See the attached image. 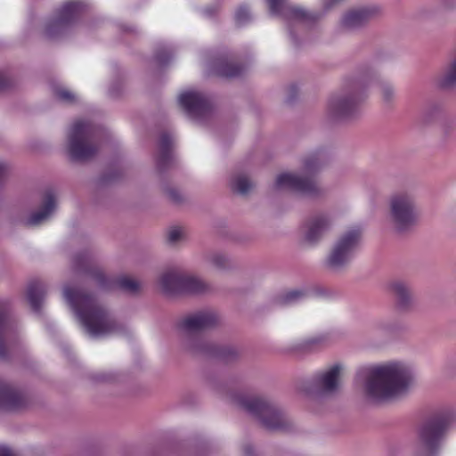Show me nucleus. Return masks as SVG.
<instances>
[{"label":"nucleus","mask_w":456,"mask_h":456,"mask_svg":"<svg viewBox=\"0 0 456 456\" xmlns=\"http://www.w3.org/2000/svg\"><path fill=\"white\" fill-rule=\"evenodd\" d=\"M25 404V397L10 386L0 383V407L7 411H14Z\"/></svg>","instance_id":"6ab92c4d"},{"label":"nucleus","mask_w":456,"mask_h":456,"mask_svg":"<svg viewBox=\"0 0 456 456\" xmlns=\"http://www.w3.org/2000/svg\"><path fill=\"white\" fill-rule=\"evenodd\" d=\"M63 293L66 301L89 335L100 337L117 331L118 324L94 297L69 286L64 288Z\"/></svg>","instance_id":"f03ea898"},{"label":"nucleus","mask_w":456,"mask_h":456,"mask_svg":"<svg viewBox=\"0 0 456 456\" xmlns=\"http://www.w3.org/2000/svg\"><path fill=\"white\" fill-rule=\"evenodd\" d=\"M306 297L307 294L303 290H291L282 295L279 298V303L281 305H291L303 300Z\"/></svg>","instance_id":"a878e982"},{"label":"nucleus","mask_w":456,"mask_h":456,"mask_svg":"<svg viewBox=\"0 0 456 456\" xmlns=\"http://www.w3.org/2000/svg\"><path fill=\"white\" fill-rule=\"evenodd\" d=\"M456 84V59L452 62L448 73L441 79L440 86L449 87Z\"/></svg>","instance_id":"c756f323"},{"label":"nucleus","mask_w":456,"mask_h":456,"mask_svg":"<svg viewBox=\"0 0 456 456\" xmlns=\"http://www.w3.org/2000/svg\"><path fill=\"white\" fill-rule=\"evenodd\" d=\"M15 327L8 316L7 305L0 302V359L8 355L15 339Z\"/></svg>","instance_id":"4468645a"},{"label":"nucleus","mask_w":456,"mask_h":456,"mask_svg":"<svg viewBox=\"0 0 456 456\" xmlns=\"http://www.w3.org/2000/svg\"><path fill=\"white\" fill-rule=\"evenodd\" d=\"M94 277H95L96 281L100 285H102V286H106L107 285V279H106V277L102 273H96Z\"/></svg>","instance_id":"c9c22d12"},{"label":"nucleus","mask_w":456,"mask_h":456,"mask_svg":"<svg viewBox=\"0 0 456 456\" xmlns=\"http://www.w3.org/2000/svg\"><path fill=\"white\" fill-rule=\"evenodd\" d=\"M0 456H14V454L9 448L0 445Z\"/></svg>","instance_id":"4c0bfd02"},{"label":"nucleus","mask_w":456,"mask_h":456,"mask_svg":"<svg viewBox=\"0 0 456 456\" xmlns=\"http://www.w3.org/2000/svg\"><path fill=\"white\" fill-rule=\"evenodd\" d=\"M217 322L215 313L199 312L184 318L179 324L181 330L186 333H195L211 328Z\"/></svg>","instance_id":"dca6fc26"},{"label":"nucleus","mask_w":456,"mask_h":456,"mask_svg":"<svg viewBox=\"0 0 456 456\" xmlns=\"http://www.w3.org/2000/svg\"><path fill=\"white\" fill-rule=\"evenodd\" d=\"M274 186L277 190H290L306 195H313L316 191V185L311 176H301L292 173L278 175Z\"/></svg>","instance_id":"ddd939ff"},{"label":"nucleus","mask_w":456,"mask_h":456,"mask_svg":"<svg viewBox=\"0 0 456 456\" xmlns=\"http://www.w3.org/2000/svg\"><path fill=\"white\" fill-rule=\"evenodd\" d=\"M392 289L397 297L399 305L401 307L407 306L410 302V291L408 287L403 282L397 281L392 285Z\"/></svg>","instance_id":"393cba45"},{"label":"nucleus","mask_w":456,"mask_h":456,"mask_svg":"<svg viewBox=\"0 0 456 456\" xmlns=\"http://www.w3.org/2000/svg\"><path fill=\"white\" fill-rule=\"evenodd\" d=\"M7 171V167L4 163H0V181L5 175Z\"/></svg>","instance_id":"ea45409f"},{"label":"nucleus","mask_w":456,"mask_h":456,"mask_svg":"<svg viewBox=\"0 0 456 456\" xmlns=\"http://www.w3.org/2000/svg\"><path fill=\"white\" fill-rule=\"evenodd\" d=\"M86 7V4L81 0L65 3L57 13L46 22L45 35L49 38H53L64 34L76 23Z\"/></svg>","instance_id":"423d86ee"},{"label":"nucleus","mask_w":456,"mask_h":456,"mask_svg":"<svg viewBox=\"0 0 456 456\" xmlns=\"http://www.w3.org/2000/svg\"><path fill=\"white\" fill-rule=\"evenodd\" d=\"M322 157L321 153H314L308 158H306L304 161V170L308 175H312L315 172L319 167L321 166Z\"/></svg>","instance_id":"cd10ccee"},{"label":"nucleus","mask_w":456,"mask_h":456,"mask_svg":"<svg viewBox=\"0 0 456 456\" xmlns=\"http://www.w3.org/2000/svg\"><path fill=\"white\" fill-rule=\"evenodd\" d=\"M54 95L59 101L67 103H71L76 100V95L65 88H56L54 90Z\"/></svg>","instance_id":"7c9ffc66"},{"label":"nucleus","mask_w":456,"mask_h":456,"mask_svg":"<svg viewBox=\"0 0 456 456\" xmlns=\"http://www.w3.org/2000/svg\"><path fill=\"white\" fill-rule=\"evenodd\" d=\"M97 127L89 121L77 120L70 128L69 151L73 160L85 161L93 158L98 147L93 143Z\"/></svg>","instance_id":"7ed1b4c3"},{"label":"nucleus","mask_w":456,"mask_h":456,"mask_svg":"<svg viewBox=\"0 0 456 456\" xmlns=\"http://www.w3.org/2000/svg\"><path fill=\"white\" fill-rule=\"evenodd\" d=\"M365 82L359 78L354 81L349 94L345 96H332L328 102V112L335 118H343L351 116L358 104L363 100Z\"/></svg>","instance_id":"1a4fd4ad"},{"label":"nucleus","mask_w":456,"mask_h":456,"mask_svg":"<svg viewBox=\"0 0 456 456\" xmlns=\"http://www.w3.org/2000/svg\"><path fill=\"white\" fill-rule=\"evenodd\" d=\"M172 138L167 134H161L159 138V156L158 158V166L163 167L171 159Z\"/></svg>","instance_id":"5701e85b"},{"label":"nucleus","mask_w":456,"mask_h":456,"mask_svg":"<svg viewBox=\"0 0 456 456\" xmlns=\"http://www.w3.org/2000/svg\"><path fill=\"white\" fill-rule=\"evenodd\" d=\"M214 68L218 76L226 78L237 77L245 71V67L224 62L223 61H218Z\"/></svg>","instance_id":"4be33fe9"},{"label":"nucleus","mask_w":456,"mask_h":456,"mask_svg":"<svg viewBox=\"0 0 456 456\" xmlns=\"http://www.w3.org/2000/svg\"><path fill=\"white\" fill-rule=\"evenodd\" d=\"M182 236V231L180 228L174 227L168 232V240L171 243L176 242Z\"/></svg>","instance_id":"473e14b6"},{"label":"nucleus","mask_w":456,"mask_h":456,"mask_svg":"<svg viewBox=\"0 0 456 456\" xmlns=\"http://www.w3.org/2000/svg\"><path fill=\"white\" fill-rule=\"evenodd\" d=\"M372 14L369 8H360L346 13L342 19V25L353 28L363 24Z\"/></svg>","instance_id":"aec40b11"},{"label":"nucleus","mask_w":456,"mask_h":456,"mask_svg":"<svg viewBox=\"0 0 456 456\" xmlns=\"http://www.w3.org/2000/svg\"><path fill=\"white\" fill-rule=\"evenodd\" d=\"M178 102L187 115L198 122L208 118L212 114L209 101L200 92L194 90L183 92L178 97Z\"/></svg>","instance_id":"f8f14e48"},{"label":"nucleus","mask_w":456,"mask_h":456,"mask_svg":"<svg viewBox=\"0 0 456 456\" xmlns=\"http://www.w3.org/2000/svg\"><path fill=\"white\" fill-rule=\"evenodd\" d=\"M244 452L246 455L250 456L252 453V449L250 447H246Z\"/></svg>","instance_id":"79ce46f5"},{"label":"nucleus","mask_w":456,"mask_h":456,"mask_svg":"<svg viewBox=\"0 0 456 456\" xmlns=\"http://www.w3.org/2000/svg\"><path fill=\"white\" fill-rule=\"evenodd\" d=\"M200 350H201L205 353L210 354H214V355L222 357L224 359L228 358V356L230 354H234V352L232 349L217 348L212 345L204 346L200 347Z\"/></svg>","instance_id":"c85d7f7f"},{"label":"nucleus","mask_w":456,"mask_h":456,"mask_svg":"<svg viewBox=\"0 0 456 456\" xmlns=\"http://www.w3.org/2000/svg\"><path fill=\"white\" fill-rule=\"evenodd\" d=\"M238 404L248 414L258 419L267 429L277 430L286 428L284 415L265 400L255 396H240Z\"/></svg>","instance_id":"20e7f679"},{"label":"nucleus","mask_w":456,"mask_h":456,"mask_svg":"<svg viewBox=\"0 0 456 456\" xmlns=\"http://www.w3.org/2000/svg\"><path fill=\"white\" fill-rule=\"evenodd\" d=\"M157 60L160 64H164L167 61V59L160 53L157 55Z\"/></svg>","instance_id":"a19ab883"},{"label":"nucleus","mask_w":456,"mask_h":456,"mask_svg":"<svg viewBox=\"0 0 456 456\" xmlns=\"http://www.w3.org/2000/svg\"><path fill=\"white\" fill-rule=\"evenodd\" d=\"M357 378H366V395L376 403L389 401L405 394L415 381L413 368L397 361L361 370Z\"/></svg>","instance_id":"f257e3e1"},{"label":"nucleus","mask_w":456,"mask_h":456,"mask_svg":"<svg viewBox=\"0 0 456 456\" xmlns=\"http://www.w3.org/2000/svg\"><path fill=\"white\" fill-rule=\"evenodd\" d=\"M9 85V80L4 77L3 73H0V92L6 88Z\"/></svg>","instance_id":"e433bc0d"},{"label":"nucleus","mask_w":456,"mask_h":456,"mask_svg":"<svg viewBox=\"0 0 456 456\" xmlns=\"http://www.w3.org/2000/svg\"><path fill=\"white\" fill-rule=\"evenodd\" d=\"M341 367L333 365L327 370L317 374L313 380V390L311 392L318 395L334 393L338 387V377Z\"/></svg>","instance_id":"2eb2a0df"},{"label":"nucleus","mask_w":456,"mask_h":456,"mask_svg":"<svg viewBox=\"0 0 456 456\" xmlns=\"http://www.w3.org/2000/svg\"><path fill=\"white\" fill-rule=\"evenodd\" d=\"M332 219L329 215L322 214L314 216L308 224L305 240L310 243L316 242L331 226Z\"/></svg>","instance_id":"a211bd4d"},{"label":"nucleus","mask_w":456,"mask_h":456,"mask_svg":"<svg viewBox=\"0 0 456 456\" xmlns=\"http://www.w3.org/2000/svg\"><path fill=\"white\" fill-rule=\"evenodd\" d=\"M160 285L164 293L173 294H197L204 292L208 286L200 279L183 275L177 272H167L160 279Z\"/></svg>","instance_id":"9d476101"},{"label":"nucleus","mask_w":456,"mask_h":456,"mask_svg":"<svg viewBox=\"0 0 456 456\" xmlns=\"http://www.w3.org/2000/svg\"><path fill=\"white\" fill-rule=\"evenodd\" d=\"M231 187L237 193L246 194L252 189L253 183L246 175H240L232 180Z\"/></svg>","instance_id":"b1692460"},{"label":"nucleus","mask_w":456,"mask_h":456,"mask_svg":"<svg viewBox=\"0 0 456 456\" xmlns=\"http://www.w3.org/2000/svg\"><path fill=\"white\" fill-rule=\"evenodd\" d=\"M338 1V0H327V4H328V5H331V4H335Z\"/></svg>","instance_id":"c03bdc74"},{"label":"nucleus","mask_w":456,"mask_h":456,"mask_svg":"<svg viewBox=\"0 0 456 456\" xmlns=\"http://www.w3.org/2000/svg\"><path fill=\"white\" fill-rule=\"evenodd\" d=\"M452 420L453 414L445 411L433 417L423 425L419 432L423 456H434L437 452Z\"/></svg>","instance_id":"39448f33"},{"label":"nucleus","mask_w":456,"mask_h":456,"mask_svg":"<svg viewBox=\"0 0 456 456\" xmlns=\"http://www.w3.org/2000/svg\"><path fill=\"white\" fill-rule=\"evenodd\" d=\"M390 211L392 222L398 232L411 227L418 218L414 198L408 192L396 193L391 198Z\"/></svg>","instance_id":"0eeeda50"},{"label":"nucleus","mask_w":456,"mask_h":456,"mask_svg":"<svg viewBox=\"0 0 456 456\" xmlns=\"http://www.w3.org/2000/svg\"><path fill=\"white\" fill-rule=\"evenodd\" d=\"M56 208V199L53 191H47L44 197L43 207L40 210L32 213L25 221L29 226L38 225L47 220Z\"/></svg>","instance_id":"f3484780"},{"label":"nucleus","mask_w":456,"mask_h":456,"mask_svg":"<svg viewBox=\"0 0 456 456\" xmlns=\"http://www.w3.org/2000/svg\"><path fill=\"white\" fill-rule=\"evenodd\" d=\"M170 196L172 197V199L175 200V201H178V197L176 195V193H175L174 191H170Z\"/></svg>","instance_id":"37998d69"},{"label":"nucleus","mask_w":456,"mask_h":456,"mask_svg":"<svg viewBox=\"0 0 456 456\" xmlns=\"http://www.w3.org/2000/svg\"><path fill=\"white\" fill-rule=\"evenodd\" d=\"M269 11L273 15L281 16L287 22L291 38L297 44V39L293 32L295 25H305L313 20V15L305 10L287 4V0H265Z\"/></svg>","instance_id":"9b49d317"},{"label":"nucleus","mask_w":456,"mask_h":456,"mask_svg":"<svg viewBox=\"0 0 456 456\" xmlns=\"http://www.w3.org/2000/svg\"><path fill=\"white\" fill-rule=\"evenodd\" d=\"M321 341L320 338H313L306 340L304 344V347L306 349H311L313 346L318 344Z\"/></svg>","instance_id":"f704fd0d"},{"label":"nucleus","mask_w":456,"mask_h":456,"mask_svg":"<svg viewBox=\"0 0 456 456\" xmlns=\"http://www.w3.org/2000/svg\"><path fill=\"white\" fill-rule=\"evenodd\" d=\"M360 235V229L354 228L338 240L326 260V265L330 269L338 271L349 263L357 248Z\"/></svg>","instance_id":"6e6552de"},{"label":"nucleus","mask_w":456,"mask_h":456,"mask_svg":"<svg viewBox=\"0 0 456 456\" xmlns=\"http://www.w3.org/2000/svg\"><path fill=\"white\" fill-rule=\"evenodd\" d=\"M393 94V90L389 86H385L383 88V95L386 100H388Z\"/></svg>","instance_id":"58836bf2"},{"label":"nucleus","mask_w":456,"mask_h":456,"mask_svg":"<svg viewBox=\"0 0 456 456\" xmlns=\"http://www.w3.org/2000/svg\"><path fill=\"white\" fill-rule=\"evenodd\" d=\"M250 12L246 6L238 8L235 13V20L239 25H244L250 20Z\"/></svg>","instance_id":"2f4dec72"},{"label":"nucleus","mask_w":456,"mask_h":456,"mask_svg":"<svg viewBox=\"0 0 456 456\" xmlns=\"http://www.w3.org/2000/svg\"><path fill=\"white\" fill-rule=\"evenodd\" d=\"M45 294L44 284L40 281H32L28 284L27 298L35 312H39Z\"/></svg>","instance_id":"412c9836"},{"label":"nucleus","mask_w":456,"mask_h":456,"mask_svg":"<svg viewBox=\"0 0 456 456\" xmlns=\"http://www.w3.org/2000/svg\"><path fill=\"white\" fill-rule=\"evenodd\" d=\"M212 262L217 267H224L226 259L222 255H216L212 258Z\"/></svg>","instance_id":"72a5a7b5"},{"label":"nucleus","mask_w":456,"mask_h":456,"mask_svg":"<svg viewBox=\"0 0 456 456\" xmlns=\"http://www.w3.org/2000/svg\"><path fill=\"white\" fill-rule=\"evenodd\" d=\"M116 285L122 290L134 293L140 289V284L129 277L122 276L116 281Z\"/></svg>","instance_id":"bb28decb"}]
</instances>
